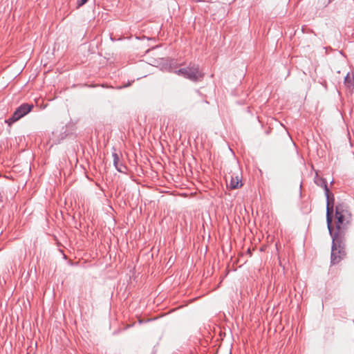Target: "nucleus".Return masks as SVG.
<instances>
[{"mask_svg": "<svg viewBox=\"0 0 354 354\" xmlns=\"http://www.w3.org/2000/svg\"><path fill=\"white\" fill-rule=\"evenodd\" d=\"M335 232L328 229L332 238L330 265L335 266L346 257L345 234L352 221V214L348 205L345 203H338L335 208Z\"/></svg>", "mask_w": 354, "mask_h": 354, "instance_id": "f257e3e1", "label": "nucleus"}, {"mask_svg": "<svg viewBox=\"0 0 354 354\" xmlns=\"http://www.w3.org/2000/svg\"><path fill=\"white\" fill-rule=\"evenodd\" d=\"M175 73L193 82H198L203 77V74L200 72L198 66L195 64L187 68H180L176 71Z\"/></svg>", "mask_w": 354, "mask_h": 354, "instance_id": "f03ea898", "label": "nucleus"}, {"mask_svg": "<svg viewBox=\"0 0 354 354\" xmlns=\"http://www.w3.org/2000/svg\"><path fill=\"white\" fill-rule=\"evenodd\" d=\"M34 106L32 104L23 103L18 106L10 118L6 120V122L10 126L14 122L18 121L28 113H29L33 109Z\"/></svg>", "mask_w": 354, "mask_h": 354, "instance_id": "7ed1b4c3", "label": "nucleus"}, {"mask_svg": "<svg viewBox=\"0 0 354 354\" xmlns=\"http://www.w3.org/2000/svg\"><path fill=\"white\" fill-rule=\"evenodd\" d=\"M326 198V223L328 229L331 228V222L333 221V218L334 216V203H335V197L332 192H327V194H325Z\"/></svg>", "mask_w": 354, "mask_h": 354, "instance_id": "20e7f679", "label": "nucleus"}, {"mask_svg": "<svg viewBox=\"0 0 354 354\" xmlns=\"http://www.w3.org/2000/svg\"><path fill=\"white\" fill-rule=\"evenodd\" d=\"M315 183L317 185L322 187L324 190V193L327 194V192H328V183L327 181L322 178H318L315 180Z\"/></svg>", "mask_w": 354, "mask_h": 354, "instance_id": "39448f33", "label": "nucleus"}, {"mask_svg": "<svg viewBox=\"0 0 354 354\" xmlns=\"http://www.w3.org/2000/svg\"><path fill=\"white\" fill-rule=\"evenodd\" d=\"M242 185L241 180L239 179V178L236 176V178H231V180L230 182V187L232 189H235L239 188Z\"/></svg>", "mask_w": 354, "mask_h": 354, "instance_id": "423d86ee", "label": "nucleus"}, {"mask_svg": "<svg viewBox=\"0 0 354 354\" xmlns=\"http://www.w3.org/2000/svg\"><path fill=\"white\" fill-rule=\"evenodd\" d=\"M353 81V77L352 78L350 77L349 73L346 75V76L344 78V84L347 87H351V84H352V82Z\"/></svg>", "mask_w": 354, "mask_h": 354, "instance_id": "0eeeda50", "label": "nucleus"}, {"mask_svg": "<svg viewBox=\"0 0 354 354\" xmlns=\"http://www.w3.org/2000/svg\"><path fill=\"white\" fill-rule=\"evenodd\" d=\"M118 171L120 173L126 174L127 171V166L124 165L123 164H118V167H115Z\"/></svg>", "mask_w": 354, "mask_h": 354, "instance_id": "6e6552de", "label": "nucleus"}, {"mask_svg": "<svg viewBox=\"0 0 354 354\" xmlns=\"http://www.w3.org/2000/svg\"><path fill=\"white\" fill-rule=\"evenodd\" d=\"M113 165L115 167H118V164H119V156L116 153H113Z\"/></svg>", "mask_w": 354, "mask_h": 354, "instance_id": "1a4fd4ad", "label": "nucleus"}, {"mask_svg": "<svg viewBox=\"0 0 354 354\" xmlns=\"http://www.w3.org/2000/svg\"><path fill=\"white\" fill-rule=\"evenodd\" d=\"M87 1H88V0H77V6H78L79 7L82 6H83V5H84Z\"/></svg>", "mask_w": 354, "mask_h": 354, "instance_id": "9d476101", "label": "nucleus"}, {"mask_svg": "<svg viewBox=\"0 0 354 354\" xmlns=\"http://www.w3.org/2000/svg\"><path fill=\"white\" fill-rule=\"evenodd\" d=\"M348 88L352 92H354V75H353V81L352 82V84H351V87H348Z\"/></svg>", "mask_w": 354, "mask_h": 354, "instance_id": "9b49d317", "label": "nucleus"}, {"mask_svg": "<svg viewBox=\"0 0 354 354\" xmlns=\"http://www.w3.org/2000/svg\"><path fill=\"white\" fill-rule=\"evenodd\" d=\"M126 86H127L126 85H125V86H119L118 88L120 89V88H124V87H126Z\"/></svg>", "mask_w": 354, "mask_h": 354, "instance_id": "f8f14e48", "label": "nucleus"}, {"mask_svg": "<svg viewBox=\"0 0 354 354\" xmlns=\"http://www.w3.org/2000/svg\"><path fill=\"white\" fill-rule=\"evenodd\" d=\"M334 0H328L327 4L326 6H327L328 3H331L332 1H333Z\"/></svg>", "mask_w": 354, "mask_h": 354, "instance_id": "ddd939ff", "label": "nucleus"}, {"mask_svg": "<svg viewBox=\"0 0 354 354\" xmlns=\"http://www.w3.org/2000/svg\"><path fill=\"white\" fill-rule=\"evenodd\" d=\"M229 354H232V351L231 350L229 351Z\"/></svg>", "mask_w": 354, "mask_h": 354, "instance_id": "4468645a", "label": "nucleus"}]
</instances>
